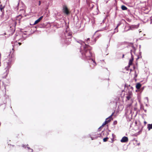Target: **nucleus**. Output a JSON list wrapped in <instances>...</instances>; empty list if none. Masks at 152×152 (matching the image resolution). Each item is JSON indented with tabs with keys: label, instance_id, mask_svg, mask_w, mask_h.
<instances>
[{
	"label": "nucleus",
	"instance_id": "obj_1",
	"mask_svg": "<svg viewBox=\"0 0 152 152\" xmlns=\"http://www.w3.org/2000/svg\"><path fill=\"white\" fill-rule=\"evenodd\" d=\"M77 42L81 45L80 52L81 53L83 58L90 61L91 64H92L94 66H95L96 63L95 60L91 58L93 56V54L91 52V50L92 49L91 48L81 40L77 41Z\"/></svg>",
	"mask_w": 152,
	"mask_h": 152
},
{
	"label": "nucleus",
	"instance_id": "obj_2",
	"mask_svg": "<svg viewBox=\"0 0 152 152\" xmlns=\"http://www.w3.org/2000/svg\"><path fill=\"white\" fill-rule=\"evenodd\" d=\"M72 32L68 29H67L64 32L61 37V40L63 42L67 45L69 44L71 41Z\"/></svg>",
	"mask_w": 152,
	"mask_h": 152
},
{
	"label": "nucleus",
	"instance_id": "obj_3",
	"mask_svg": "<svg viewBox=\"0 0 152 152\" xmlns=\"http://www.w3.org/2000/svg\"><path fill=\"white\" fill-rule=\"evenodd\" d=\"M63 12L64 13L66 14L67 15H68L69 14V11L66 5H63Z\"/></svg>",
	"mask_w": 152,
	"mask_h": 152
},
{
	"label": "nucleus",
	"instance_id": "obj_4",
	"mask_svg": "<svg viewBox=\"0 0 152 152\" xmlns=\"http://www.w3.org/2000/svg\"><path fill=\"white\" fill-rule=\"evenodd\" d=\"M113 113H112V114H111V115H110V116H109L108 118H107L105 120V122L103 123L102 124V126H103L105 125L107 123L109 122L110 121H111V118H112V116L113 114Z\"/></svg>",
	"mask_w": 152,
	"mask_h": 152
},
{
	"label": "nucleus",
	"instance_id": "obj_5",
	"mask_svg": "<svg viewBox=\"0 0 152 152\" xmlns=\"http://www.w3.org/2000/svg\"><path fill=\"white\" fill-rule=\"evenodd\" d=\"M11 61H9L8 62H4V66H6L5 69H6V71L8 70V69L11 67Z\"/></svg>",
	"mask_w": 152,
	"mask_h": 152
},
{
	"label": "nucleus",
	"instance_id": "obj_6",
	"mask_svg": "<svg viewBox=\"0 0 152 152\" xmlns=\"http://www.w3.org/2000/svg\"><path fill=\"white\" fill-rule=\"evenodd\" d=\"M132 51H133V52L134 51H135V49L134 48H133V50H130V53H131V55L132 59H130L129 60V65H131L132 64V61H133V55L132 54Z\"/></svg>",
	"mask_w": 152,
	"mask_h": 152
},
{
	"label": "nucleus",
	"instance_id": "obj_7",
	"mask_svg": "<svg viewBox=\"0 0 152 152\" xmlns=\"http://www.w3.org/2000/svg\"><path fill=\"white\" fill-rule=\"evenodd\" d=\"M128 140V138L127 137H123L121 140V142H127Z\"/></svg>",
	"mask_w": 152,
	"mask_h": 152
},
{
	"label": "nucleus",
	"instance_id": "obj_8",
	"mask_svg": "<svg viewBox=\"0 0 152 152\" xmlns=\"http://www.w3.org/2000/svg\"><path fill=\"white\" fill-rule=\"evenodd\" d=\"M25 6L24 5L22 4V6L20 7V8L19 9L20 11H22V13H23L25 12V11L24 10Z\"/></svg>",
	"mask_w": 152,
	"mask_h": 152
},
{
	"label": "nucleus",
	"instance_id": "obj_9",
	"mask_svg": "<svg viewBox=\"0 0 152 152\" xmlns=\"http://www.w3.org/2000/svg\"><path fill=\"white\" fill-rule=\"evenodd\" d=\"M43 16H42L40 17L38 19L36 20L34 23V25H35L38 23L43 18Z\"/></svg>",
	"mask_w": 152,
	"mask_h": 152
},
{
	"label": "nucleus",
	"instance_id": "obj_10",
	"mask_svg": "<svg viewBox=\"0 0 152 152\" xmlns=\"http://www.w3.org/2000/svg\"><path fill=\"white\" fill-rule=\"evenodd\" d=\"M132 94V93L131 92H129L128 94V95L126 96V98L127 100H129L130 98H131L130 95Z\"/></svg>",
	"mask_w": 152,
	"mask_h": 152
},
{
	"label": "nucleus",
	"instance_id": "obj_11",
	"mask_svg": "<svg viewBox=\"0 0 152 152\" xmlns=\"http://www.w3.org/2000/svg\"><path fill=\"white\" fill-rule=\"evenodd\" d=\"M4 6H2L1 4L0 5V10L1 12H2V14L4 13Z\"/></svg>",
	"mask_w": 152,
	"mask_h": 152
},
{
	"label": "nucleus",
	"instance_id": "obj_12",
	"mask_svg": "<svg viewBox=\"0 0 152 152\" xmlns=\"http://www.w3.org/2000/svg\"><path fill=\"white\" fill-rule=\"evenodd\" d=\"M99 137V134H98L97 135H95L94 137H92L91 136V138L92 140H94L96 139Z\"/></svg>",
	"mask_w": 152,
	"mask_h": 152
},
{
	"label": "nucleus",
	"instance_id": "obj_13",
	"mask_svg": "<svg viewBox=\"0 0 152 152\" xmlns=\"http://www.w3.org/2000/svg\"><path fill=\"white\" fill-rule=\"evenodd\" d=\"M141 86V85L139 83H137L136 85V88L138 89L140 88Z\"/></svg>",
	"mask_w": 152,
	"mask_h": 152
},
{
	"label": "nucleus",
	"instance_id": "obj_14",
	"mask_svg": "<svg viewBox=\"0 0 152 152\" xmlns=\"http://www.w3.org/2000/svg\"><path fill=\"white\" fill-rule=\"evenodd\" d=\"M91 41L90 42V43L91 45H93L95 43V42L96 41V39H94L93 40H91Z\"/></svg>",
	"mask_w": 152,
	"mask_h": 152
},
{
	"label": "nucleus",
	"instance_id": "obj_15",
	"mask_svg": "<svg viewBox=\"0 0 152 152\" xmlns=\"http://www.w3.org/2000/svg\"><path fill=\"white\" fill-rule=\"evenodd\" d=\"M148 128L149 130L151 129H152V124H149L148 125Z\"/></svg>",
	"mask_w": 152,
	"mask_h": 152
},
{
	"label": "nucleus",
	"instance_id": "obj_16",
	"mask_svg": "<svg viewBox=\"0 0 152 152\" xmlns=\"http://www.w3.org/2000/svg\"><path fill=\"white\" fill-rule=\"evenodd\" d=\"M121 9L122 10H127V8L124 5H122L121 7Z\"/></svg>",
	"mask_w": 152,
	"mask_h": 152
},
{
	"label": "nucleus",
	"instance_id": "obj_17",
	"mask_svg": "<svg viewBox=\"0 0 152 152\" xmlns=\"http://www.w3.org/2000/svg\"><path fill=\"white\" fill-rule=\"evenodd\" d=\"M118 31V28L116 27L114 29V32L113 33V34H114L115 33H117Z\"/></svg>",
	"mask_w": 152,
	"mask_h": 152
},
{
	"label": "nucleus",
	"instance_id": "obj_18",
	"mask_svg": "<svg viewBox=\"0 0 152 152\" xmlns=\"http://www.w3.org/2000/svg\"><path fill=\"white\" fill-rule=\"evenodd\" d=\"M137 28V26H132L130 27V29L131 30H133L134 28Z\"/></svg>",
	"mask_w": 152,
	"mask_h": 152
},
{
	"label": "nucleus",
	"instance_id": "obj_19",
	"mask_svg": "<svg viewBox=\"0 0 152 152\" xmlns=\"http://www.w3.org/2000/svg\"><path fill=\"white\" fill-rule=\"evenodd\" d=\"M86 43L89 44L90 43V38H88L87 39L86 41Z\"/></svg>",
	"mask_w": 152,
	"mask_h": 152
},
{
	"label": "nucleus",
	"instance_id": "obj_20",
	"mask_svg": "<svg viewBox=\"0 0 152 152\" xmlns=\"http://www.w3.org/2000/svg\"><path fill=\"white\" fill-rule=\"evenodd\" d=\"M108 139V138L107 137H105L103 139V141L104 142H105L107 141V140Z\"/></svg>",
	"mask_w": 152,
	"mask_h": 152
},
{
	"label": "nucleus",
	"instance_id": "obj_21",
	"mask_svg": "<svg viewBox=\"0 0 152 152\" xmlns=\"http://www.w3.org/2000/svg\"><path fill=\"white\" fill-rule=\"evenodd\" d=\"M137 76V75L136 74V71H135V74H134V77H136Z\"/></svg>",
	"mask_w": 152,
	"mask_h": 152
},
{
	"label": "nucleus",
	"instance_id": "obj_22",
	"mask_svg": "<svg viewBox=\"0 0 152 152\" xmlns=\"http://www.w3.org/2000/svg\"><path fill=\"white\" fill-rule=\"evenodd\" d=\"M121 24V23H119L117 25L116 27L118 28V27Z\"/></svg>",
	"mask_w": 152,
	"mask_h": 152
},
{
	"label": "nucleus",
	"instance_id": "obj_23",
	"mask_svg": "<svg viewBox=\"0 0 152 152\" xmlns=\"http://www.w3.org/2000/svg\"><path fill=\"white\" fill-rule=\"evenodd\" d=\"M117 124V121H114L113 122V124L115 125L116 124Z\"/></svg>",
	"mask_w": 152,
	"mask_h": 152
},
{
	"label": "nucleus",
	"instance_id": "obj_24",
	"mask_svg": "<svg viewBox=\"0 0 152 152\" xmlns=\"http://www.w3.org/2000/svg\"><path fill=\"white\" fill-rule=\"evenodd\" d=\"M40 4H41V1H39L38 5L39 6L40 5Z\"/></svg>",
	"mask_w": 152,
	"mask_h": 152
},
{
	"label": "nucleus",
	"instance_id": "obj_25",
	"mask_svg": "<svg viewBox=\"0 0 152 152\" xmlns=\"http://www.w3.org/2000/svg\"><path fill=\"white\" fill-rule=\"evenodd\" d=\"M140 56H137V60H138V59H139L140 58Z\"/></svg>",
	"mask_w": 152,
	"mask_h": 152
},
{
	"label": "nucleus",
	"instance_id": "obj_26",
	"mask_svg": "<svg viewBox=\"0 0 152 152\" xmlns=\"http://www.w3.org/2000/svg\"><path fill=\"white\" fill-rule=\"evenodd\" d=\"M103 126H101L98 129L100 130V129H101V128L102 127H103Z\"/></svg>",
	"mask_w": 152,
	"mask_h": 152
},
{
	"label": "nucleus",
	"instance_id": "obj_27",
	"mask_svg": "<svg viewBox=\"0 0 152 152\" xmlns=\"http://www.w3.org/2000/svg\"><path fill=\"white\" fill-rule=\"evenodd\" d=\"M3 84H4L5 85H7V84H5V81H4L3 82Z\"/></svg>",
	"mask_w": 152,
	"mask_h": 152
},
{
	"label": "nucleus",
	"instance_id": "obj_28",
	"mask_svg": "<svg viewBox=\"0 0 152 152\" xmlns=\"http://www.w3.org/2000/svg\"><path fill=\"white\" fill-rule=\"evenodd\" d=\"M19 2H18V4L17 6V7H18V6H19Z\"/></svg>",
	"mask_w": 152,
	"mask_h": 152
},
{
	"label": "nucleus",
	"instance_id": "obj_29",
	"mask_svg": "<svg viewBox=\"0 0 152 152\" xmlns=\"http://www.w3.org/2000/svg\"><path fill=\"white\" fill-rule=\"evenodd\" d=\"M18 44H19V45H20L21 44V43H20V42H19L18 43Z\"/></svg>",
	"mask_w": 152,
	"mask_h": 152
},
{
	"label": "nucleus",
	"instance_id": "obj_30",
	"mask_svg": "<svg viewBox=\"0 0 152 152\" xmlns=\"http://www.w3.org/2000/svg\"><path fill=\"white\" fill-rule=\"evenodd\" d=\"M23 147H25V145H23Z\"/></svg>",
	"mask_w": 152,
	"mask_h": 152
},
{
	"label": "nucleus",
	"instance_id": "obj_31",
	"mask_svg": "<svg viewBox=\"0 0 152 152\" xmlns=\"http://www.w3.org/2000/svg\"><path fill=\"white\" fill-rule=\"evenodd\" d=\"M28 149H30L32 151V149H31L30 148H28Z\"/></svg>",
	"mask_w": 152,
	"mask_h": 152
},
{
	"label": "nucleus",
	"instance_id": "obj_32",
	"mask_svg": "<svg viewBox=\"0 0 152 152\" xmlns=\"http://www.w3.org/2000/svg\"><path fill=\"white\" fill-rule=\"evenodd\" d=\"M124 54H123V56H122V58H123L124 57Z\"/></svg>",
	"mask_w": 152,
	"mask_h": 152
},
{
	"label": "nucleus",
	"instance_id": "obj_33",
	"mask_svg": "<svg viewBox=\"0 0 152 152\" xmlns=\"http://www.w3.org/2000/svg\"><path fill=\"white\" fill-rule=\"evenodd\" d=\"M144 111H145V112H146V110H144Z\"/></svg>",
	"mask_w": 152,
	"mask_h": 152
},
{
	"label": "nucleus",
	"instance_id": "obj_34",
	"mask_svg": "<svg viewBox=\"0 0 152 152\" xmlns=\"http://www.w3.org/2000/svg\"><path fill=\"white\" fill-rule=\"evenodd\" d=\"M4 88H5V86H4Z\"/></svg>",
	"mask_w": 152,
	"mask_h": 152
}]
</instances>
